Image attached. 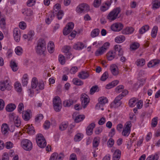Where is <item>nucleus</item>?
<instances>
[{
	"label": "nucleus",
	"instance_id": "1",
	"mask_svg": "<svg viewBox=\"0 0 160 160\" xmlns=\"http://www.w3.org/2000/svg\"><path fill=\"white\" fill-rule=\"evenodd\" d=\"M46 49V43L45 41L42 39L38 40L36 48V52L38 54H42Z\"/></svg>",
	"mask_w": 160,
	"mask_h": 160
},
{
	"label": "nucleus",
	"instance_id": "2",
	"mask_svg": "<svg viewBox=\"0 0 160 160\" xmlns=\"http://www.w3.org/2000/svg\"><path fill=\"white\" fill-rule=\"evenodd\" d=\"M31 86L33 88H36L37 90H42L44 88V85L43 81L38 82V80L36 78H32V82Z\"/></svg>",
	"mask_w": 160,
	"mask_h": 160
},
{
	"label": "nucleus",
	"instance_id": "3",
	"mask_svg": "<svg viewBox=\"0 0 160 160\" xmlns=\"http://www.w3.org/2000/svg\"><path fill=\"white\" fill-rule=\"evenodd\" d=\"M12 88L11 82L8 79L0 82V89L2 91H4L6 90L9 91Z\"/></svg>",
	"mask_w": 160,
	"mask_h": 160
},
{
	"label": "nucleus",
	"instance_id": "4",
	"mask_svg": "<svg viewBox=\"0 0 160 160\" xmlns=\"http://www.w3.org/2000/svg\"><path fill=\"white\" fill-rule=\"evenodd\" d=\"M10 118L11 120H12L14 124V125H12L11 128L12 129L11 130V131L13 132L14 130L15 125L17 127H19L21 125V121L20 118L18 116L14 113H12L10 115Z\"/></svg>",
	"mask_w": 160,
	"mask_h": 160
},
{
	"label": "nucleus",
	"instance_id": "5",
	"mask_svg": "<svg viewBox=\"0 0 160 160\" xmlns=\"http://www.w3.org/2000/svg\"><path fill=\"white\" fill-rule=\"evenodd\" d=\"M121 11L120 8H117L111 11L107 16V19L109 21H112L116 19Z\"/></svg>",
	"mask_w": 160,
	"mask_h": 160
},
{
	"label": "nucleus",
	"instance_id": "6",
	"mask_svg": "<svg viewBox=\"0 0 160 160\" xmlns=\"http://www.w3.org/2000/svg\"><path fill=\"white\" fill-rule=\"evenodd\" d=\"M36 141L38 146L40 148H45L47 144L46 141L43 135L41 134H38L36 137Z\"/></svg>",
	"mask_w": 160,
	"mask_h": 160
},
{
	"label": "nucleus",
	"instance_id": "7",
	"mask_svg": "<svg viewBox=\"0 0 160 160\" xmlns=\"http://www.w3.org/2000/svg\"><path fill=\"white\" fill-rule=\"evenodd\" d=\"M53 103L54 110L57 112H59L62 108L61 100L60 97H55L53 99Z\"/></svg>",
	"mask_w": 160,
	"mask_h": 160
},
{
	"label": "nucleus",
	"instance_id": "8",
	"mask_svg": "<svg viewBox=\"0 0 160 160\" xmlns=\"http://www.w3.org/2000/svg\"><path fill=\"white\" fill-rule=\"evenodd\" d=\"M76 10L78 13H84L88 12L90 10V7L86 3H82L77 7Z\"/></svg>",
	"mask_w": 160,
	"mask_h": 160
},
{
	"label": "nucleus",
	"instance_id": "9",
	"mask_svg": "<svg viewBox=\"0 0 160 160\" xmlns=\"http://www.w3.org/2000/svg\"><path fill=\"white\" fill-rule=\"evenodd\" d=\"M21 144L23 148L27 151L31 150L32 147V142L28 139L23 140L21 142Z\"/></svg>",
	"mask_w": 160,
	"mask_h": 160
},
{
	"label": "nucleus",
	"instance_id": "10",
	"mask_svg": "<svg viewBox=\"0 0 160 160\" xmlns=\"http://www.w3.org/2000/svg\"><path fill=\"white\" fill-rule=\"evenodd\" d=\"M121 95H119L115 99L111 104V108H117L120 106L122 104L121 100L122 98Z\"/></svg>",
	"mask_w": 160,
	"mask_h": 160
},
{
	"label": "nucleus",
	"instance_id": "11",
	"mask_svg": "<svg viewBox=\"0 0 160 160\" xmlns=\"http://www.w3.org/2000/svg\"><path fill=\"white\" fill-rule=\"evenodd\" d=\"M98 102L96 104V107L97 109L99 110L101 107L108 102V100L107 98L101 97L98 98Z\"/></svg>",
	"mask_w": 160,
	"mask_h": 160
},
{
	"label": "nucleus",
	"instance_id": "12",
	"mask_svg": "<svg viewBox=\"0 0 160 160\" xmlns=\"http://www.w3.org/2000/svg\"><path fill=\"white\" fill-rule=\"evenodd\" d=\"M123 27V24L121 23H115L111 26V29L114 31L119 32L121 30Z\"/></svg>",
	"mask_w": 160,
	"mask_h": 160
},
{
	"label": "nucleus",
	"instance_id": "13",
	"mask_svg": "<svg viewBox=\"0 0 160 160\" xmlns=\"http://www.w3.org/2000/svg\"><path fill=\"white\" fill-rule=\"evenodd\" d=\"M85 94H82L81 96V99L82 105L84 108H85L89 102V99Z\"/></svg>",
	"mask_w": 160,
	"mask_h": 160
},
{
	"label": "nucleus",
	"instance_id": "14",
	"mask_svg": "<svg viewBox=\"0 0 160 160\" xmlns=\"http://www.w3.org/2000/svg\"><path fill=\"white\" fill-rule=\"evenodd\" d=\"M13 35L15 40L17 42H19L20 39V30L18 28H16L14 29Z\"/></svg>",
	"mask_w": 160,
	"mask_h": 160
},
{
	"label": "nucleus",
	"instance_id": "15",
	"mask_svg": "<svg viewBox=\"0 0 160 160\" xmlns=\"http://www.w3.org/2000/svg\"><path fill=\"white\" fill-rule=\"evenodd\" d=\"M95 126L94 123H92L89 124L87 127L86 132L88 135H91L93 133V130Z\"/></svg>",
	"mask_w": 160,
	"mask_h": 160
},
{
	"label": "nucleus",
	"instance_id": "16",
	"mask_svg": "<svg viewBox=\"0 0 160 160\" xmlns=\"http://www.w3.org/2000/svg\"><path fill=\"white\" fill-rule=\"evenodd\" d=\"M114 52H118V55L119 56H122L123 54V51L122 50V46L119 44H116L114 45Z\"/></svg>",
	"mask_w": 160,
	"mask_h": 160
},
{
	"label": "nucleus",
	"instance_id": "17",
	"mask_svg": "<svg viewBox=\"0 0 160 160\" xmlns=\"http://www.w3.org/2000/svg\"><path fill=\"white\" fill-rule=\"evenodd\" d=\"M89 76V72L86 71H82L79 73L78 75V77L82 79H85L88 78Z\"/></svg>",
	"mask_w": 160,
	"mask_h": 160
},
{
	"label": "nucleus",
	"instance_id": "18",
	"mask_svg": "<svg viewBox=\"0 0 160 160\" xmlns=\"http://www.w3.org/2000/svg\"><path fill=\"white\" fill-rule=\"evenodd\" d=\"M110 70L111 73L113 75L116 76L118 74V69L117 66L115 65H112L110 67Z\"/></svg>",
	"mask_w": 160,
	"mask_h": 160
},
{
	"label": "nucleus",
	"instance_id": "19",
	"mask_svg": "<svg viewBox=\"0 0 160 160\" xmlns=\"http://www.w3.org/2000/svg\"><path fill=\"white\" fill-rule=\"evenodd\" d=\"M134 30V29L132 27H128L123 30L122 32L123 34H128L132 33Z\"/></svg>",
	"mask_w": 160,
	"mask_h": 160
},
{
	"label": "nucleus",
	"instance_id": "20",
	"mask_svg": "<svg viewBox=\"0 0 160 160\" xmlns=\"http://www.w3.org/2000/svg\"><path fill=\"white\" fill-rule=\"evenodd\" d=\"M116 56L115 52L110 51L107 54V58L108 60L111 61Z\"/></svg>",
	"mask_w": 160,
	"mask_h": 160
},
{
	"label": "nucleus",
	"instance_id": "21",
	"mask_svg": "<svg viewBox=\"0 0 160 160\" xmlns=\"http://www.w3.org/2000/svg\"><path fill=\"white\" fill-rule=\"evenodd\" d=\"M72 118L74 119L75 122L78 123L82 121L84 119L85 117L84 115H78L74 116V115L73 114L72 115Z\"/></svg>",
	"mask_w": 160,
	"mask_h": 160
},
{
	"label": "nucleus",
	"instance_id": "22",
	"mask_svg": "<svg viewBox=\"0 0 160 160\" xmlns=\"http://www.w3.org/2000/svg\"><path fill=\"white\" fill-rule=\"evenodd\" d=\"M25 130L27 131L29 134H33L35 132L34 128L32 126L29 125H27L24 127Z\"/></svg>",
	"mask_w": 160,
	"mask_h": 160
},
{
	"label": "nucleus",
	"instance_id": "23",
	"mask_svg": "<svg viewBox=\"0 0 160 160\" xmlns=\"http://www.w3.org/2000/svg\"><path fill=\"white\" fill-rule=\"evenodd\" d=\"M160 62L159 60H153L149 62L148 66L149 68H151L159 64Z\"/></svg>",
	"mask_w": 160,
	"mask_h": 160
},
{
	"label": "nucleus",
	"instance_id": "24",
	"mask_svg": "<svg viewBox=\"0 0 160 160\" xmlns=\"http://www.w3.org/2000/svg\"><path fill=\"white\" fill-rule=\"evenodd\" d=\"M54 44L52 42L50 41L48 45V49L49 52L52 53L54 50Z\"/></svg>",
	"mask_w": 160,
	"mask_h": 160
},
{
	"label": "nucleus",
	"instance_id": "25",
	"mask_svg": "<svg viewBox=\"0 0 160 160\" xmlns=\"http://www.w3.org/2000/svg\"><path fill=\"white\" fill-rule=\"evenodd\" d=\"M22 117L24 120L28 121L30 119V114L27 111H23L22 113Z\"/></svg>",
	"mask_w": 160,
	"mask_h": 160
},
{
	"label": "nucleus",
	"instance_id": "26",
	"mask_svg": "<svg viewBox=\"0 0 160 160\" xmlns=\"http://www.w3.org/2000/svg\"><path fill=\"white\" fill-rule=\"evenodd\" d=\"M125 39L123 35H119L115 39V42L117 43H121L124 42Z\"/></svg>",
	"mask_w": 160,
	"mask_h": 160
},
{
	"label": "nucleus",
	"instance_id": "27",
	"mask_svg": "<svg viewBox=\"0 0 160 160\" xmlns=\"http://www.w3.org/2000/svg\"><path fill=\"white\" fill-rule=\"evenodd\" d=\"M10 65L13 71L15 72L18 70V65L15 61L11 60L10 62Z\"/></svg>",
	"mask_w": 160,
	"mask_h": 160
},
{
	"label": "nucleus",
	"instance_id": "28",
	"mask_svg": "<svg viewBox=\"0 0 160 160\" xmlns=\"http://www.w3.org/2000/svg\"><path fill=\"white\" fill-rule=\"evenodd\" d=\"M9 128L8 125L6 124H3L1 126V130L2 132L4 134H5L7 133Z\"/></svg>",
	"mask_w": 160,
	"mask_h": 160
},
{
	"label": "nucleus",
	"instance_id": "29",
	"mask_svg": "<svg viewBox=\"0 0 160 160\" xmlns=\"http://www.w3.org/2000/svg\"><path fill=\"white\" fill-rule=\"evenodd\" d=\"M138 99L135 98H132L130 99L129 101V106L131 107H133L135 106L137 103Z\"/></svg>",
	"mask_w": 160,
	"mask_h": 160
},
{
	"label": "nucleus",
	"instance_id": "30",
	"mask_svg": "<svg viewBox=\"0 0 160 160\" xmlns=\"http://www.w3.org/2000/svg\"><path fill=\"white\" fill-rule=\"evenodd\" d=\"M84 47V45L82 43L78 42L74 45L73 48L76 50H80L82 49Z\"/></svg>",
	"mask_w": 160,
	"mask_h": 160
},
{
	"label": "nucleus",
	"instance_id": "31",
	"mask_svg": "<svg viewBox=\"0 0 160 160\" xmlns=\"http://www.w3.org/2000/svg\"><path fill=\"white\" fill-rule=\"evenodd\" d=\"M145 61L143 58L139 59L136 62V64L138 66L142 67L145 65Z\"/></svg>",
	"mask_w": 160,
	"mask_h": 160
},
{
	"label": "nucleus",
	"instance_id": "32",
	"mask_svg": "<svg viewBox=\"0 0 160 160\" xmlns=\"http://www.w3.org/2000/svg\"><path fill=\"white\" fill-rule=\"evenodd\" d=\"M16 108V105L14 104L11 103L8 104L6 106V109L7 111L10 112L13 111Z\"/></svg>",
	"mask_w": 160,
	"mask_h": 160
},
{
	"label": "nucleus",
	"instance_id": "33",
	"mask_svg": "<svg viewBox=\"0 0 160 160\" xmlns=\"http://www.w3.org/2000/svg\"><path fill=\"white\" fill-rule=\"evenodd\" d=\"M106 50L105 48H104L102 47L96 51L95 54L96 56H98L99 55L102 54L104 52H106Z\"/></svg>",
	"mask_w": 160,
	"mask_h": 160
},
{
	"label": "nucleus",
	"instance_id": "34",
	"mask_svg": "<svg viewBox=\"0 0 160 160\" xmlns=\"http://www.w3.org/2000/svg\"><path fill=\"white\" fill-rule=\"evenodd\" d=\"M74 103V101L72 99H69L65 100L63 102V104L65 107H69L72 105Z\"/></svg>",
	"mask_w": 160,
	"mask_h": 160
},
{
	"label": "nucleus",
	"instance_id": "35",
	"mask_svg": "<svg viewBox=\"0 0 160 160\" xmlns=\"http://www.w3.org/2000/svg\"><path fill=\"white\" fill-rule=\"evenodd\" d=\"M72 82L73 84L76 85L81 86L83 84L82 81L77 78H73Z\"/></svg>",
	"mask_w": 160,
	"mask_h": 160
},
{
	"label": "nucleus",
	"instance_id": "36",
	"mask_svg": "<svg viewBox=\"0 0 160 160\" xmlns=\"http://www.w3.org/2000/svg\"><path fill=\"white\" fill-rule=\"evenodd\" d=\"M14 86L17 92H20L22 91L21 85L19 82H15Z\"/></svg>",
	"mask_w": 160,
	"mask_h": 160
},
{
	"label": "nucleus",
	"instance_id": "37",
	"mask_svg": "<svg viewBox=\"0 0 160 160\" xmlns=\"http://www.w3.org/2000/svg\"><path fill=\"white\" fill-rule=\"evenodd\" d=\"M28 77L27 74H24L22 79V84L23 86L26 85L28 83Z\"/></svg>",
	"mask_w": 160,
	"mask_h": 160
},
{
	"label": "nucleus",
	"instance_id": "38",
	"mask_svg": "<svg viewBox=\"0 0 160 160\" xmlns=\"http://www.w3.org/2000/svg\"><path fill=\"white\" fill-rule=\"evenodd\" d=\"M149 26L147 25L143 26L139 29V33L141 34H142L147 31L149 29Z\"/></svg>",
	"mask_w": 160,
	"mask_h": 160
},
{
	"label": "nucleus",
	"instance_id": "39",
	"mask_svg": "<svg viewBox=\"0 0 160 160\" xmlns=\"http://www.w3.org/2000/svg\"><path fill=\"white\" fill-rule=\"evenodd\" d=\"M158 30V27L157 26H154L151 32V36L153 38H155L156 37L157 32Z\"/></svg>",
	"mask_w": 160,
	"mask_h": 160
},
{
	"label": "nucleus",
	"instance_id": "40",
	"mask_svg": "<svg viewBox=\"0 0 160 160\" xmlns=\"http://www.w3.org/2000/svg\"><path fill=\"white\" fill-rule=\"evenodd\" d=\"M139 44L137 42L132 43L130 46V49L132 50H135L138 49L139 47Z\"/></svg>",
	"mask_w": 160,
	"mask_h": 160
},
{
	"label": "nucleus",
	"instance_id": "41",
	"mask_svg": "<svg viewBox=\"0 0 160 160\" xmlns=\"http://www.w3.org/2000/svg\"><path fill=\"white\" fill-rule=\"evenodd\" d=\"M15 51L16 54L18 55H21L23 52L22 49L20 46L17 47L15 48Z\"/></svg>",
	"mask_w": 160,
	"mask_h": 160
},
{
	"label": "nucleus",
	"instance_id": "42",
	"mask_svg": "<svg viewBox=\"0 0 160 160\" xmlns=\"http://www.w3.org/2000/svg\"><path fill=\"white\" fill-rule=\"evenodd\" d=\"M83 135L80 133H77L74 137V140L75 142H78L82 138Z\"/></svg>",
	"mask_w": 160,
	"mask_h": 160
},
{
	"label": "nucleus",
	"instance_id": "43",
	"mask_svg": "<svg viewBox=\"0 0 160 160\" xmlns=\"http://www.w3.org/2000/svg\"><path fill=\"white\" fill-rule=\"evenodd\" d=\"M99 32V30L98 29H94L91 33V36L92 37H95L98 36Z\"/></svg>",
	"mask_w": 160,
	"mask_h": 160
},
{
	"label": "nucleus",
	"instance_id": "44",
	"mask_svg": "<svg viewBox=\"0 0 160 160\" xmlns=\"http://www.w3.org/2000/svg\"><path fill=\"white\" fill-rule=\"evenodd\" d=\"M58 60L62 65H64L65 63V60L64 57L61 55H59L58 56Z\"/></svg>",
	"mask_w": 160,
	"mask_h": 160
},
{
	"label": "nucleus",
	"instance_id": "45",
	"mask_svg": "<svg viewBox=\"0 0 160 160\" xmlns=\"http://www.w3.org/2000/svg\"><path fill=\"white\" fill-rule=\"evenodd\" d=\"M71 47L70 46H65L63 48V52L66 53H67L70 56H72V54L69 52V51Z\"/></svg>",
	"mask_w": 160,
	"mask_h": 160
},
{
	"label": "nucleus",
	"instance_id": "46",
	"mask_svg": "<svg viewBox=\"0 0 160 160\" xmlns=\"http://www.w3.org/2000/svg\"><path fill=\"white\" fill-rule=\"evenodd\" d=\"M160 6V2L159 0H155L154 3L152 5V8L156 9Z\"/></svg>",
	"mask_w": 160,
	"mask_h": 160
},
{
	"label": "nucleus",
	"instance_id": "47",
	"mask_svg": "<svg viewBox=\"0 0 160 160\" xmlns=\"http://www.w3.org/2000/svg\"><path fill=\"white\" fill-rule=\"evenodd\" d=\"M130 130L129 129L123 128L122 132V135L125 137L128 136L130 133Z\"/></svg>",
	"mask_w": 160,
	"mask_h": 160
},
{
	"label": "nucleus",
	"instance_id": "48",
	"mask_svg": "<svg viewBox=\"0 0 160 160\" xmlns=\"http://www.w3.org/2000/svg\"><path fill=\"white\" fill-rule=\"evenodd\" d=\"M158 120V118L155 117L153 118L151 122V126L152 127H155L157 124V121Z\"/></svg>",
	"mask_w": 160,
	"mask_h": 160
},
{
	"label": "nucleus",
	"instance_id": "49",
	"mask_svg": "<svg viewBox=\"0 0 160 160\" xmlns=\"http://www.w3.org/2000/svg\"><path fill=\"white\" fill-rule=\"evenodd\" d=\"M108 77V74L107 72H105L101 76L100 80L102 81H104Z\"/></svg>",
	"mask_w": 160,
	"mask_h": 160
},
{
	"label": "nucleus",
	"instance_id": "50",
	"mask_svg": "<svg viewBox=\"0 0 160 160\" xmlns=\"http://www.w3.org/2000/svg\"><path fill=\"white\" fill-rule=\"evenodd\" d=\"M36 0H28L27 2V5L28 7L34 6L36 3Z\"/></svg>",
	"mask_w": 160,
	"mask_h": 160
},
{
	"label": "nucleus",
	"instance_id": "51",
	"mask_svg": "<svg viewBox=\"0 0 160 160\" xmlns=\"http://www.w3.org/2000/svg\"><path fill=\"white\" fill-rule=\"evenodd\" d=\"M151 158L152 160H158L159 158V153L157 152L154 154L149 156Z\"/></svg>",
	"mask_w": 160,
	"mask_h": 160
},
{
	"label": "nucleus",
	"instance_id": "52",
	"mask_svg": "<svg viewBox=\"0 0 160 160\" xmlns=\"http://www.w3.org/2000/svg\"><path fill=\"white\" fill-rule=\"evenodd\" d=\"M68 125L65 123H62L59 126V128L61 131H63L65 130L67 128Z\"/></svg>",
	"mask_w": 160,
	"mask_h": 160
},
{
	"label": "nucleus",
	"instance_id": "53",
	"mask_svg": "<svg viewBox=\"0 0 160 160\" xmlns=\"http://www.w3.org/2000/svg\"><path fill=\"white\" fill-rule=\"evenodd\" d=\"M19 27L21 29H24L27 27L26 23L23 21L21 22L19 24Z\"/></svg>",
	"mask_w": 160,
	"mask_h": 160
},
{
	"label": "nucleus",
	"instance_id": "54",
	"mask_svg": "<svg viewBox=\"0 0 160 160\" xmlns=\"http://www.w3.org/2000/svg\"><path fill=\"white\" fill-rule=\"evenodd\" d=\"M99 139L98 138H94L93 140V146L94 147H97L99 145Z\"/></svg>",
	"mask_w": 160,
	"mask_h": 160
},
{
	"label": "nucleus",
	"instance_id": "55",
	"mask_svg": "<svg viewBox=\"0 0 160 160\" xmlns=\"http://www.w3.org/2000/svg\"><path fill=\"white\" fill-rule=\"evenodd\" d=\"M98 88V87L97 86H92L90 90V93L91 94H93L94 92L97 91Z\"/></svg>",
	"mask_w": 160,
	"mask_h": 160
},
{
	"label": "nucleus",
	"instance_id": "56",
	"mask_svg": "<svg viewBox=\"0 0 160 160\" xmlns=\"http://www.w3.org/2000/svg\"><path fill=\"white\" fill-rule=\"evenodd\" d=\"M121 155V151L119 149H116L114 152L113 156H117L120 158Z\"/></svg>",
	"mask_w": 160,
	"mask_h": 160
},
{
	"label": "nucleus",
	"instance_id": "57",
	"mask_svg": "<svg viewBox=\"0 0 160 160\" xmlns=\"http://www.w3.org/2000/svg\"><path fill=\"white\" fill-rule=\"evenodd\" d=\"M58 156V153L57 152H54L51 155L50 158V160H55L57 158Z\"/></svg>",
	"mask_w": 160,
	"mask_h": 160
},
{
	"label": "nucleus",
	"instance_id": "58",
	"mask_svg": "<svg viewBox=\"0 0 160 160\" xmlns=\"http://www.w3.org/2000/svg\"><path fill=\"white\" fill-rule=\"evenodd\" d=\"M71 31L68 28H67V27L66 26L63 30V34L64 35H67L70 33Z\"/></svg>",
	"mask_w": 160,
	"mask_h": 160
},
{
	"label": "nucleus",
	"instance_id": "59",
	"mask_svg": "<svg viewBox=\"0 0 160 160\" xmlns=\"http://www.w3.org/2000/svg\"><path fill=\"white\" fill-rule=\"evenodd\" d=\"M137 108L138 109H141L143 106V102L140 100H138L137 103L136 104Z\"/></svg>",
	"mask_w": 160,
	"mask_h": 160
},
{
	"label": "nucleus",
	"instance_id": "60",
	"mask_svg": "<svg viewBox=\"0 0 160 160\" xmlns=\"http://www.w3.org/2000/svg\"><path fill=\"white\" fill-rule=\"evenodd\" d=\"M101 0H94L93 5L95 8H98L99 6L101 3Z\"/></svg>",
	"mask_w": 160,
	"mask_h": 160
},
{
	"label": "nucleus",
	"instance_id": "61",
	"mask_svg": "<svg viewBox=\"0 0 160 160\" xmlns=\"http://www.w3.org/2000/svg\"><path fill=\"white\" fill-rule=\"evenodd\" d=\"M24 109V105L23 103H20L18 106V111L20 113H21L22 110Z\"/></svg>",
	"mask_w": 160,
	"mask_h": 160
},
{
	"label": "nucleus",
	"instance_id": "62",
	"mask_svg": "<svg viewBox=\"0 0 160 160\" xmlns=\"http://www.w3.org/2000/svg\"><path fill=\"white\" fill-rule=\"evenodd\" d=\"M114 144V141L113 139L112 138H110L107 142V144L108 146L109 147H111Z\"/></svg>",
	"mask_w": 160,
	"mask_h": 160
},
{
	"label": "nucleus",
	"instance_id": "63",
	"mask_svg": "<svg viewBox=\"0 0 160 160\" xmlns=\"http://www.w3.org/2000/svg\"><path fill=\"white\" fill-rule=\"evenodd\" d=\"M43 118V116L42 114H38L35 118V121L36 122H39V121L42 120Z\"/></svg>",
	"mask_w": 160,
	"mask_h": 160
},
{
	"label": "nucleus",
	"instance_id": "64",
	"mask_svg": "<svg viewBox=\"0 0 160 160\" xmlns=\"http://www.w3.org/2000/svg\"><path fill=\"white\" fill-rule=\"evenodd\" d=\"M2 160H9V158L8 153L4 152L2 156Z\"/></svg>",
	"mask_w": 160,
	"mask_h": 160
}]
</instances>
